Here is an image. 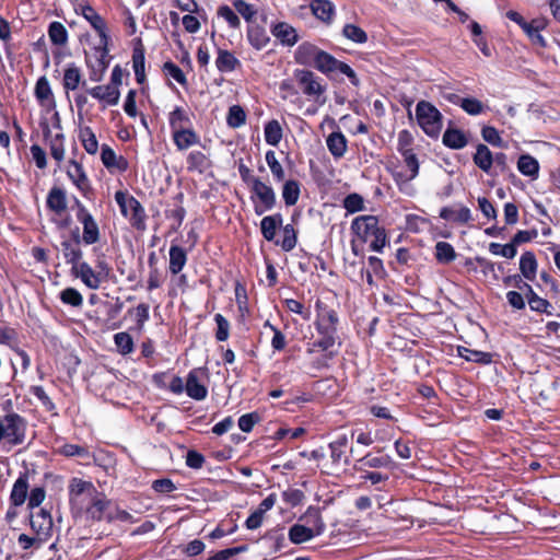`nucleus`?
I'll use <instances>...</instances> for the list:
<instances>
[{
	"mask_svg": "<svg viewBox=\"0 0 560 560\" xmlns=\"http://www.w3.org/2000/svg\"><path fill=\"white\" fill-rule=\"evenodd\" d=\"M270 33L282 46L287 47H293L300 39L295 27L284 21L272 22Z\"/></svg>",
	"mask_w": 560,
	"mask_h": 560,
	"instance_id": "18",
	"label": "nucleus"
},
{
	"mask_svg": "<svg viewBox=\"0 0 560 560\" xmlns=\"http://www.w3.org/2000/svg\"><path fill=\"white\" fill-rule=\"evenodd\" d=\"M206 369L195 368L188 372L185 392L188 397L195 400H203L208 396V388L199 381L200 374L205 373Z\"/></svg>",
	"mask_w": 560,
	"mask_h": 560,
	"instance_id": "19",
	"label": "nucleus"
},
{
	"mask_svg": "<svg viewBox=\"0 0 560 560\" xmlns=\"http://www.w3.org/2000/svg\"><path fill=\"white\" fill-rule=\"evenodd\" d=\"M283 224V217L280 212L266 215L260 221V232L262 237L268 242L276 241L277 230Z\"/></svg>",
	"mask_w": 560,
	"mask_h": 560,
	"instance_id": "32",
	"label": "nucleus"
},
{
	"mask_svg": "<svg viewBox=\"0 0 560 560\" xmlns=\"http://www.w3.org/2000/svg\"><path fill=\"white\" fill-rule=\"evenodd\" d=\"M213 319L217 324V329L214 332V337H215L217 341H219V342L226 341L230 337V329H231L230 322L220 313H217L214 315Z\"/></svg>",
	"mask_w": 560,
	"mask_h": 560,
	"instance_id": "64",
	"label": "nucleus"
},
{
	"mask_svg": "<svg viewBox=\"0 0 560 560\" xmlns=\"http://www.w3.org/2000/svg\"><path fill=\"white\" fill-rule=\"evenodd\" d=\"M162 72L165 77L174 79L183 88L188 85V81L184 71L172 60L163 63Z\"/></svg>",
	"mask_w": 560,
	"mask_h": 560,
	"instance_id": "57",
	"label": "nucleus"
},
{
	"mask_svg": "<svg viewBox=\"0 0 560 560\" xmlns=\"http://www.w3.org/2000/svg\"><path fill=\"white\" fill-rule=\"evenodd\" d=\"M417 122L430 138L436 139L443 127V115L428 101H419L416 106Z\"/></svg>",
	"mask_w": 560,
	"mask_h": 560,
	"instance_id": "4",
	"label": "nucleus"
},
{
	"mask_svg": "<svg viewBox=\"0 0 560 560\" xmlns=\"http://www.w3.org/2000/svg\"><path fill=\"white\" fill-rule=\"evenodd\" d=\"M310 8L316 19L329 24L335 15V5L330 0H312Z\"/></svg>",
	"mask_w": 560,
	"mask_h": 560,
	"instance_id": "42",
	"label": "nucleus"
},
{
	"mask_svg": "<svg viewBox=\"0 0 560 560\" xmlns=\"http://www.w3.org/2000/svg\"><path fill=\"white\" fill-rule=\"evenodd\" d=\"M192 113L188 107L175 106L167 115L171 133L192 126Z\"/></svg>",
	"mask_w": 560,
	"mask_h": 560,
	"instance_id": "20",
	"label": "nucleus"
},
{
	"mask_svg": "<svg viewBox=\"0 0 560 560\" xmlns=\"http://www.w3.org/2000/svg\"><path fill=\"white\" fill-rule=\"evenodd\" d=\"M74 12L78 15L83 16L91 27L98 35V43L112 42L109 30L105 19L97 13V11L88 2L81 1L74 5Z\"/></svg>",
	"mask_w": 560,
	"mask_h": 560,
	"instance_id": "8",
	"label": "nucleus"
},
{
	"mask_svg": "<svg viewBox=\"0 0 560 560\" xmlns=\"http://www.w3.org/2000/svg\"><path fill=\"white\" fill-rule=\"evenodd\" d=\"M434 257L439 264L448 265L456 259L457 254L451 243L440 241L435 244Z\"/></svg>",
	"mask_w": 560,
	"mask_h": 560,
	"instance_id": "49",
	"label": "nucleus"
},
{
	"mask_svg": "<svg viewBox=\"0 0 560 560\" xmlns=\"http://www.w3.org/2000/svg\"><path fill=\"white\" fill-rule=\"evenodd\" d=\"M250 187V199L254 202V210L257 215L272 210L277 205V196L273 188L260 179H255Z\"/></svg>",
	"mask_w": 560,
	"mask_h": 560,
	"instance_id": "7",
	"label": "nucleus"
},
{
	"mask_svg": "<svg viewBox=\"0 0 560 560\" xmlns=\"http://www.w3.org/2000/svg\"><path fill=\"white\" fill-rule=\"evenodd\" d=\"M330 54L320 49L317 45L311 42L301 43L294 51V61L304 67H312L319 71H324L326 62Z\"/></svg>",
	"mask_w": 560,
	"mask_h": 560,
	"instance_id": "5",
	"label": "nucleus"
},
{
	"mask_svg": "<svg viewBox=\"0 0 560 560\" xmlns=\"http://www.w3.org/2000/svg\"><path fill=\"white\" fill-rule=\"evenodd\" d=\"M30 525L31 528L37 535L48 536L52 528V518L50 513L47 510H39L37 513L30 515Z\"/></svg>",
	"mask_w": 560,
	"mask_h": 560,
	"instance_id": "29",
	"label": "nucleus"
},
{
	"mask_svg": "<svg viewBox=\"0 0 560 560\" xmlns=\"http://www.w3.org/2000/svg\"><path fill=\"white\" fill-rule=\"evenodd\" d=\"M131 62L133 72L145 71V47L141 38L133 39Z\"/></svg>",
	"mask_w": 560,
	"mask_h": 560,
	"instance_id": "51",
	"label": "nucleus"
},
{
	"mask_svg": "<svg viewBox=\"0 0 560 560\" xmlns=\"http://www.w3.org/2000/svg\"><path fill=\"white\" fill-rule=\"evenodd\" d=\"M46 207L56 214H61L67 210V194L65 189L54 186L47 195Z\"/></svg>",
	"mask_w": 560,
	"mask_h": 560,
	"instance_id": "33",
	"label": "nucleus"
},
{
	"mask_svg": "<svg viewBox=\"0 0 560 560\" xmlns=\"http://www.w3.org/2000/svg\"><path fill=\"white\" fill-rule=\"evenodd\" d=\"M67 176L84 198L88 200L93 199L94 189L81 163L73 159L70 160Z\"/></svg>",
	"mask_w": 560,
	"mask_h": 560,
	"instance_id": "12",
	"label": "nucleus"
},
{
	"mask_svg": "<svg viewBox=\"0 0 560 560\" xmlns=\"http://www.w3.org/2000/svg\"><path fill=\"white\" fill-rule=\"evenodd\" d=\"M283 202L287 207L295 206L301 196V184L296 179L284 180L281 190Z\"/></svg>",
	"mask_w": 560,
	"mask_h": 560,
	"instance_id": "46",
	"label": "nucleus"
},
{
	"mask_svg": "<svg viewBox=\"0 0 560 560\" xmlns=\"http://www.w3.org/2000/svg\"><path fill=\"white\" fill-rule=\"evenodd\" d=\"M114 197L121 215L128 220L130 226L136 231L144 232L148 215L141 202L127 190H117Z\"/></svg>",
	"mask_w": 560,
	"mask_h": 560,
	"instance_id": "3",
	"label": "nucleus"
},
{
	"mask_svg": "<svg viewBox=\"0 0 560 560\" xmlns=\"http://www.w3.org/2000/svg\"><path fill=\"white\" fill-rule=\"evenodd\" d=\"M174 208L165 210V218L173 221L171 224V230L177 232L186 217V209L183 206L184 194L178 192L174 197Z\"/></svg>",
	"mask_w": 560,
	"mask_h": 560,
	"instance_id": "34",
	"label": "nucleus"
},
{
	"mask_svg": "<svg viewBox=\"0 0 560 560\" xmlns=\"http://www.w3.org/2000/svg\"><path fill=\"white\" fill-rule=\"evenodd\" d=\"M49 151L52 159L60 164L65 159V136L63 133H57L49 140Z\"/></svg>",
	"mask_w": 560,
	"mask_h": 560,
	"instance_id": "62",
	"label": "nucleus"
},
{
	"mask_svg": "<svg viewBox=\"0 0 560 560\" xmlns=\"http://www.w3.org/2000/svg\"><path fill=\"white\" fill-rule=\"evenodd\" d=\"M266 162L276 182H283L285 172L281 163L278 161L275 151L269 150L265 155Z\"/></svg>",
	"mask_w": 560,
	"mask_h": 560,
	"instance_id": "61",
	"label": "nucleus"
},
{
	"mask_svg": "<svg viewBox=\"0 0 560 560\" xmlns=\"http://www.w3.org/2000/svg\"><path fill=\"white\" fill-rule=\"evenodd\" d=\"M4 415L0 416V442L10 446H18L25 442L28 422L27 419L12 410V400L2 404Z\"/></svg>",
	"mask_w": 560,
	"mask_h": 560,
	"instance_id": "2",
	"label": "nucleus"
},
{
	"mask_svg": "<svg viewBox=\"0 0 560 560\" xmlns=\"http://www.w3.org/2000/svg\"><path fill=\"white\" fill-rule=\"evenodd\" d=\"M172 140L178 151H185L192 145L200 144V136L194 129V125L172 133Z\"/></svg>",
	"mask_w": 560,
	"mask_h": 560,
	"instance_id": "24",
	"label": "nucleus"
},
{
	"mask_svg": "<svg viewBox=\"0 0 560 560\" xmlns=\"http://www.w3.org/2000/svg\"><path fill=\"white\" fill-rule=\"evenodd\" d=\"M369 268H361V273L365 275L366 283L370 287L375 285L374 277L378 280H384L387 277V271L384 267L383 260L376 256L368 258Z\"/></svg>",
	"mask_w": 560,
	"mask_h": 560,
	"instance_id": "28",
	"label": "nucleus"
},
{
	"mask_svg": "<svg viewBox=\"0 0 560 560\" xmlns=\"http://www.w3.org/2000/svg\"><path fill=\"white\" fill-rule=\"evenodd\" d=\"M493 156L494 155L486 144L479 143L476 147V152L472 155V161L475 165L479 167L482 172L492 175Z\"/></svg>",
	"mask_w": 560,
	"mask_h": 560,
	"instance_id": "37",
	"label": "nucleus"
},
{
	"mask_svg": "<svg viewBox=\"0 0 560 560\" xmlns=\"http://www.w3.org/2000/svg\"><path fill=\"white\" fill-rule=\"evenodd\" d=\"M341 33L347 39L355 44H365L369 39L366 32L352 23L345 24Z\"/></svg>",
	"mask_w": 560,
	"mask_h": 560,
	"instance_id": "56",
	"label": "nucleus"
},
{
	"mask_svg": "<svg viewBox=\"0 0 560 560\" xmlns=\"http://www.w3.org/2000/svg\"><path fill=\"white\" fill-rule=\"evenodd\" d=\"M282 238L276 240L275 244L279 245L282 250L291 252L295 248L298 244V231L293 226V224H285L281 226Z\"/></svg>",
	"mask_w": 560,
	"mask_h": 560,
	"instance_id": "48",
	"label": "nucleus"
},
{
	"mask_svg": "<svg viewBox=\"0 0 560 560\" xmlns=\"http://www.w3.org/2000/svg\"><path fill=\"white\" fill-rule=\"evenodd\" d=\"M79 139L89 154H95L98 150V141L91 127L85 126L80 129Z\"/></svg>",
	"mask_w": 560,
	"mask_h": 560,
	"instance_id": "55",
	"label": "nucleus"
},
{
	"mask_svg": "<svg viewBox=\"0 0 560 560\" xmlns=\"http://www.w3.org/2000/svg\"><path fill=\"white\" fill-rule=\"evenodd\" d=\"M300 520L306 523V527H311L312 530H315L317 536L325 532L326 525L323 521L320 509L318 506H308Z\"/></svg>",
	"mask_w": 560,
	"mask_h": 560,
	"instance_id": "45",
	"label": "nucleus"
},
{
	"mask_svg": "<svg viewBox=\"0 0 560 560\" xmlns=\"http://www.w3.org/2000/svg\"><path fill=\"white\" fill-rule=\"evenodd\" d=\"M80 84H82V86H85L86 84L84 80L82 81V73L80 68L73 62L69 63L63 71L62 78V86L66 93L77 90Z\"/></svg>",
	"mask_w": 560,
	"mask_h": 560,
	"instance_id": "38",
	"label": "nucleus"
},
{
	"mask_svg": "<svg viewBox=\"0 0 560 560\" xmlns=\"http://www.w3.org/2000/svg\"><path fill=\"white\" fill-rule=\"evenodd\" d=\"M264 132L265 141L272 147H277L283 137L282 127L277 119L269 120L265 125Z\"/></svg>",
	"mask_w": 560,
	"mask_h": 560,
	"instance_id": "53",
	"label": "nucleus"
},
{
	"mask_svg": "<svg viewBox=\"0 0 560 560\" xmlns=\"http://www.w3.org/2000/svg\"><path fill=\"white\" fill-rule=\"evenodd\" d=\"M246 112L241 105H232L226 115V124L231 128H240L246 122Z\"/></svg>",
	"mask_w": 560,
	"mask_h": 560,
	"instance_id": "60",
	"label": "nucleus"
},
{
	"mask_svg": "<svg viewBox=\"0 0 560 560\" xmlns=\"http://www.w3.org/2000/svg\"><path fill=\"white\" fill-rule=\"evenodd\" d=\"M538 271V261L532 250L524 252L520 257V272L527 281H535Z\"/></svg>",
	"mask_w": 560,
	"mask_h": 560,
	"instance_id": "36",
	"label": "nucleus"
},
{
	"mask_svg": "<svg viewBox=\"0 0 560 560\" xmlns=\"http://www.w3.org/2000/svg\"><path fill=\"white\" fill-rule=\"evenodd\" d=\"M328 448L330 451L332 465L339 466L340 464H349V457L347 455L349 448V440L346 434L338 435L328 444Z\"/></svg>",
	"mask_w": 560,
	"mask_h": 560,
	"instance_id": "23",
	"label": "nucleus"
},
{
	"mask_svg": "<svg viewBox=\"0 0 560 560\" xmlns=\"http://www.w3.org/2000/svg\"><path fill=\"white\" fill-rule=\"evenodd\" d=\"M101 160L108 171L117 170L124 173L129 168L128 160L122 155H117L116 152L105 143L101 147Z\"/></svg>",
	"mask_w": 560,
	"mask_h": 560,
	"instance_id": "22",
	"label": "nucleus"
},
{
	"mask_svg": "<svg viewBox=\"0 0 560 560\" xmlns=\"http://www.w3.org/2000/svg\"><path fill=\"white\" fill-rule=\"evenodd\" d=\"M110 505L112 500H109L104 492L97 491V493L90 498L89 504L83 513H85L86 520L89 521L107 522V515L112 513L109 511Z\"/></svg>",
	"mask_w": 560,
	"mask_h": 560,
	"instance_id": "13",
	"label": "nucleus"
},
{
	"mask_svg": "<svg viewBox=\"0 0 560 560\" xmlns=\"http://www.w3.org/2000/svg\"><path fill=\"white\" fill-rule=\"evenodd\" d=\"M316 532L305 525L294 524L289 529V539L292 544L300 545L316 537Z\"/></svg>",
	"mask_w": 560,
	"mask_h": 560,
	"instance_id": "50",
	"label": "nucleus"
},
{
	"mask_svg": "<svg viewBox=\"0 0 560 560\" xmlns=\"http://www.w3.org/2000/svg\"><path fill=\"white\" fill-rule=\"evenodd\" d=\"M96 487L93 482L83 480L82 478L73 477L69 481L68 486V495L69 501H74L78 503L79 494H88L89 499L93 497V494L97 493Z\"/></svg>",
	"mask_w": 560,
	"mask_h": 560,
	"instance_id": "26",
	"label": "nucleus"
},
{
	"mask_svg": "<svg viewBox=\"0 0 560 560\" xmlns=\"http://www.w3.org/2000/svg\"><path fill=\"white\" fill-rule=\"evenodd\" d=\"M457 353L460 358L465 359L468 362H474L482 365L491 364L493 362L494 357V354L491 352L475 350L463 346H459L457 348Z\"/></svg>",
	"mask_w": 560,
	"mask_h": 560,
	"instance_id": "43",
	"label": "nucleus"
},
{
	"mask_svg": "<svg viewBox=\"0 0 560 560\" xmlns=\"http://www.w3.org/2000/svg\"><path fill=\"white\" fill-rule=\"evenodd\" d=\"M84 243L79 238V226H73L68 235H61L60 250L63 260L70 267L77 265L83 258Z\"/></svg>",
	"mask_w": 560,
	"mask_h": 560,
	"instance_id": "9",
	"label": "nucleus"
},
{
	"mask_svg": "<svg viewBox=\"0 0 560 560\" xmlns=\"http://www.w3.org/2000/svg\"><path fill=\"white\" fill-rule=\"evenodd\" d=\"M60 301L63 304L81 307L83 305V296L75 288H66L59 294Z\"/></svg>",
	"mask_w": 560,
	"mask_h": 560,
	"instance_id": "63",
	"label": "nucleus"
},
{
	"mask_svg": "<svg viewBox=\"0 0 560 560\" xmlns=\"http://www.w3.org/2000/svg\"><path fill=\"white\" fill-rule=\"evenodd\" d=\"M30 489V472L27 470L20 472L18 479L14 481L11 493L10 503L14 506H21L28 498Z\"/></svg>",
	"mask_w": 560,
	"mask_h": 560,
	"instance_id": "21",
	"label": "nucleus"
},
{
	"mask_svg": "<svg viewBox=\"0 0 560 560\" xmlns=\"http://www.w3.org/2000/svg\"><path fill=\"white\" fill-rule=\"evenodd\" d=\"M70 273L72 277L80 279L81 282L91 290H97L101 287L97 272L88 261L83 260V258L70 268Z\"/></svg>",
	"mask_w": 560,
	"mask_h": 560,
	"instance_id": "15",
	"label": "nucleus"
},
{
	"mask_svg": "<svg viewBox=\"0 0 560 560\" xmlns=\"http://www.w3.org/2000/svg\"><path fill=\"white\" fill-rule=\"evenodd\" d=\"M293 77L299 91L308 98L317 100L326 92V86L322 84V79L310 69L296 68L293 70Z\"/></svg>",
	"mask_w": 560,
	"mask_h": 560,
	"instance_id": "6",
	"label": "nucleus"
},
{
	"mask_svg": "<svg viewBox=\"0 0 560 560\" xmlns=\"http://www.w3.org/2000/svg\"><path fill=\"white\" fill-rule=\"evenodd\" d=\"M525 298L530 311L548 316L553 314V305L547 299L539 296L533 288L527 290Z\"/></svg>",
	"mask_w": 560,
	"mask_h": 560,
	"instance_id": "39",
	"label": "nucleus"
},
{
	"mask_svg": "<svg viewBox=\"0 0 560 560\" xmlns=\"http://www.w3.org/2000/svg\"><path fill=\"white\" fill-rule=\"evenodd\" d=\"M186 163L188 172H197L198 174L206 173L212 166L210 158L199 150L190 151L186 158Z\"/></svg>",
	"mask_w": 560,
	"mask_h": 560,
	"instance_id": "31",
	"label": "nucleus"
},
{
	"mask_svg": "<svg viewBox=\"0 0 560 560\" xmlns=\"http://www.w3.org/2000/svg\"><path fill=\"white\" fill-rule=\"evenodd\" d=\"M48 37L56 46H63L68 43L69 34L66 26L58 21H54L48 25Z\"/></svg>",
	"mask_w": 560,
	"mask_h": 560,
	"instance_id": "52",
	"label": "nucleus"
},
{
	"mask_svg": "<svg viewBox=\"0 0 560 560\" xmlns=\"http://www.w3.org/2000/svg\"><path fill=\"white\" fill-rule=\"evenodd\" d=\"M442 143L448 149L460 150L468 144V138L463 130L448 126L443 133Z\"/></svg>",
	"mask_w": 560,
	"mask_h": 560,
	"instance_id": "35",
	"label": "nucleus"
},
{
	"mask_svg": "<svg viewBox=\"0 0 560 560\" xmlns=\"http://www.w3.org/2000/svg\"><path fill=\"white\" fill-rule=\"evenodd\" d=\"M77 221L82 225V232L79 231V238L84 243V246H90L101 241V230L97 221L90 212Z\"/></svg>",
	"mask_w": 560,
	"mask_h": 560,
	"instance_id": "17",
	"label": "nucleus"
},
{
	"mask_svg": "<svg viewBox=\"0 0 560 560\" xmlns=\"http://www.w3.org/2000/svg\"><path fill=\"white\" fill-rule=\"evenodd\" d=\"M322 73L324 75H326L329 80L337 81V82H342L343 78L341 75H345L348 78L351 85L357 89L361 84V81H360L357 72L348 63H346L341 60H338L331 54L326 62L324 71Z\"/></svg>",
	"mask_w": 560,
	"mask_h": 560,
	"instance_id": "10",
	"label": "nucleus"
},
{
	"mask_svg": "<svg viewBox=\"0 0 560 560\" xmlns=\"http://www.w3.org/2000/svg\"><path fill=\"white\" fill-rule=\"evenodd\" d=\"M439 217L443 220L458 224H467L472 220L471 211L466 206H460L458 210H454L450 207H443L440 210Z\"/></svg>",
	"mask_w": 560,
	"mask_h": 560,
	"instance_id": "40",
	"label": "nucleus"
},
{
	"mask_svg": "<svg viewBox=\"0 0 560 560\" xmlns=\"http://www.w3.org/2000/svg\"><path fill=\"white\" fill-rule=\"evenodd\" d=\"M366 468H396V463L387 454L368 453L363 457L355 460L353 469L357 471H365Z\"/></svg>",
	"mask_w": 560,
	"mask_h": 560,
	"instance_id": "16",
	"label": "nucleus"
},
{
	"mask_svg": "<svg viewBox=\"0 0 560 560\" xmlns=\"http://www.w3.org/2000/svg\"><path fill=\"white\" fill-rule=\"evenodd\" d=\"M34 94L40 105L47 106L49 109H54L56 107L54 93L51 91L49 81L45 75L37 80Z\"/></svg>",
	"mask_w": 560,
	"mask_h": 560,
	"instance_id": "30",
	"label": "nucleus"
},
{
	"mask_svg": "<svg viewBox=\"0 0 560 560\" xmlns=\"http://www.w3.org/2000/svg\"><path fill=\"white\" fill-rule=\"evenodd\" d=\"M215 67L222 73L232 72L241 67V61L232 51L219 48L215 58Z\"/></svg>",
	"mask_w": 560,
	"mask_h": 560,
	"instance_id": "44",
	"label": "nucleus"
},
{
	"mask_svg": "<svg viewBox=\"0 0 560 560\" xmlns=\"http://www.w3.org/2000/svg\"><path fill=\"white\" fill-rule=\"evenodd\" d=\"M381 228L378 218L372 214L359 215L351 222V231L361 243H368Z\"/></svg>",
	"mask_w": 560,
	"mask_h": 560,
	"instance_id": "14",
	"label": "nucleus"
},
{
	"mask_svg": "<svg viewBox=\"0 0 560 560\" xmlns=\"http://www.w3.org/2000/svg\"><path fill=\"white\" fill-rule=\"evenodd\" d=\"M264 327L269 328L273 334L270 342L273 352L283 351L288 345L285 335L268 319L264 323Z\"/></svg>",
	"mask_w": 560,
	"mask_h": 560,
	"instance_id": "59",
	"label": "nucleus"
},
{
	"mask_svg": "<svg viewBox=\"0 0 560 560\" xmlns=\"http://www.w3.org/2000/svg\"><path fill=\"white\" fill-rule=\"evenodd\" d=\"M168 271L172 276H177L182 272V270L187 264V250L177 244H172L168 250Z\"/></svg>",
	"mask_w": 560,
	"mask_h": 560,
	"instance_id": "27",
	"label": "nucleus"
},
{
	"mask_svg": "<svg viewBox=\"0 0 560 560\" xmlns=\"http://www.w3.org/2000/svg\"><path fill=\"white\" fill-rule=\"evenodd\" d=\"M517 170L522 175L536 179L539 175V163L530 154H522L517 160Z\"/></svg>",
	"mask_w": 560,
	"mask_h": 560,
	"instance_id": "47",
	"label": "nucleus"
},
{
	"mask_svg": "<svg viewBox=\"0 0 560 560\" xmlns=\"http://www.w3.org/2000/svg\"><path fill=\"white\" fill-rule=\"evenodd\" d=\"M114 343L117 352L121 355H128L135 350V341L131 335L127 331H120L114 335Z\"/></svg>",
	"mask_w": 560,
	"mask_h": 560,
	"instance_id": "54",
	"label": "nucleus"
},
{
	"mask_svg": "<svg viewBox=\"0 0 560 560\" xmlns=\"http://www.w3.org/2000/svg\"><path fill=\"white\" fill-rule=\"evenodd\" d=\"M315 311L314 327L317 338L306 342L305 353L310 357V369L323 371L331 366V362L340 352L342 346L339 336L340 319L338 312L319 299L315 302Z\"/></svg>",
	"mask_w": 560,
	"mask_h": 560,
	"instance_id": "1",
	"label": "nucleus"
},
{
	"mask_svg": "<svg viewBox=\"0 0 560 560\" xmlns=\"http://www.w3.org/2000/svg\"><path fill=\"white\" fill-rule=\"evenodd\" d=\"M93 49L96 52V59L94 62L86 59V66L90 69V80L93 82H100L113 58L109 55L110 42H101Z\"/></svg>",
	"mask_w": 560,
	"mask_h": 560,
	"instance_id": "11",
	"label": "nucleus"
},
{
	"mask_svg": "<svg viewBox=\"0 0 560 560\" xmlns=\"http://www.w3.org/2000/svg\"><path fill=\"white\" fill-rule=\"evenodd\" d=\"M246 38L255 50H262L270 43V36L266 28L257 23L248 24L246 30Z\"/></svg>",
	"mask_w": 560,
	"mask_h": 560,
	"instance_id": "25",
	"label": "nucleus"
},
{
	"mask_svg": "<svg viewBox=\"0 0 560 560\" xmlns=\"http://www.w3.org/2000/svg\"><path fill=\"white\" fill-rule=\"evenodd\" d=\"M217 16L225 21L230 28L240 30L241 28V19L236 11H234L228 4H222L217 9Z\"/></svg>",
	"mask_w": 560,
	"mask_h": 560,
	"instance_id": "58",
	"label": "nucleus"
},
{
	"mask_svg": "<svg viewBox=\"0 0 560 560\" xmlns=\"http://www.w3.org/2000/svg\"><path fill=\"white\" fill-rule=\"evenodd\" d=\"M326 144L330 154L336 159H341L347 152L348 140L341 131L331 132L327 139Z\"/></svg>",
	"mask_w": 560,
	"mask_h": 560,
	"instance_id": "41",
	"label": "nucleus"
}]
</instances>
